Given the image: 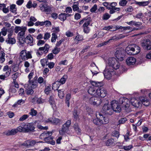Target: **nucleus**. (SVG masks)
Segmentation results:
<instances>
[{
    "label": "nucleus",
    "mask_w": 151,
    "mask_h": 151,
    "mask_svg": "<svg viewBox=\"0 0 151 151\" xmlns=\"http://www.w3.org/2000/svg\"><path fill=\"white\" fill-rule=\"evenodd\" d=\"M96 118L93 119V122L96 125H100L102 124H105L109 122L108 118L104 116L100 112H97L96 113Z\"/></svg>",
    "instance_id": "nucleus-1"
},
{
    "label": "nucleus",
    "mask_w": 151,
    "mask_h": 151,
    "mask_svg": "<svg viewBox=\"0 0 151 151\" xmlns=\"http://www.w3.org/2000/svg\"><path fill=\"white\" fill-rule=\"evenodd\" d=\"M52 134V133L51 132H44L41 134L40 136V137L41 139H44L45 138L47 137L48 136H51Z\"/></svg>",
    "instance_id": "nucleus-22"
},
{
    "label": "nucleus",
    "mask_w": 151,
    "mask_h": 151,
    "mask_svg": "<svg viewBox=\"0 0 151 151\" xmlns=\"http://www.w3.org/2000/svg\"><path fill=\"white\" fill-rule=\"evenodd\" d=\"M106 145L111 146L114 144V140L112 139H110L108 140L106 142Z\"/></svg>",
    "instance_id": "nucleus-43"
},
{
    "label": "nucleus",
    "mask_w": 151,
    "mask_h": 151,
    "mask_svg": "<svg viewBox=\"0 0 151 151\" xmlns=\"http://www.w3.org/2000/svg\"><path fill=\"white\" fill-rule=\"evenodd\" d=\"M121 101L122 102L123 108L126 110H127L129 107V101L127 98H121L120 99V102H121Z\"/></svg>",
    "instance_id": "nucleus-16"
},
{
    "label": "nucleus",
    "mask_w": 151,
    "mask_h": 151,
    "mask_svg": "<svg viewBox=\"0 0 151 151\" xmlns=\"http://www.w3.org/2000/svg\"><path fill=\"white\" fill-rule=\"evenodd\" d=\"M24 131L25 132H28L30 131H32L34 130L35 128L33 126V124L31 123H28L27 124L24 126Z\"/></svg>",
    "instance_id": "nucleus-17"
},
{
    "label": "nucleus",
    "mask_w": 151,
    "mask_h": 151,
    "mask_svg": "<svg viewBox=\"0 0 151 151\" xmlns=\"http://www.w3.org/2000/svg\"><path fill=\"white\" fill-rule=\"evenodd\" d=\"M26 55L27 52L26 50H23L21 52L20 56L22 59L23 60H27Z\"/></svg>",
    "instance_id": "nucleus-29"
},
{
    "label": "nucleus",
    "mask_w": 151,
    "mask_h": 151,
    "mask_svg": "<svg viewBox=\"0 0 151 151\" xmlns=\"http://www.w3.org/2000/svg\"><path fill=\"white\" fill-rule=\"evenodd\" d=\"M90 82L92 86L95 87H100L103 85V84L102 82H97L95 81H90Z\"/></svg>",
    "instance_id": "nucleus-21"
},
{
    "label": "nucleus",
    "mask_w": 151,
    "mask_h": 151,
    "mask_svg": "<svg viewBox=\"0 0 151 151\" xmlns=\"http://www.w3.org/2000/svg\"><path fill=\"white\" fill-rule=\"evenodd\" d=\"M40 7L42 12H46L47 14L49 13L52 10V7L48 6L47 3L45 2L41 3Z\"/></svg>",
    "instance_id": "nucleus-7"
},
{
    "label": "nucleus",
    "mask_w": 151,
    "mask_h": 151,
    "mask_svg": "<svg viewBox=\"0 0 151 151\" xmlns=\"http://www.w3.org/2000/svg\"><path fill=\"white\" fill-rule=\"evenodd\" d=\"M67 78V76L66 75H64L63 77L61 78L58 81L59 82V83L60 84V83H61L62 84L64 83H65Z\"/></svg>",
    "instance_id": "nucleus-37"
},
{
    "label": "nucleus",
    "mask_w": 151,
    "mask_h": 151,
    "mask_svg": "<svg viewBox=\"0 0 151 151\" xmlns=\"http://www.w3.org/2000/svg\"><path fill=\"white\" fill-rule=\"evenodd\" d=\"M91 23V21L89 20H87L84 23L83 25V27H88V26Z\"/></svg>",
    "instance_id": "nucleus-62"
},
{
    "label": "nucleus",
    "mask_w": 151,
    "mask_h": 151,
    "mask_svg": "<svg viewBox=\"0 0 151 151\" xmlns=\"http://www.w3.org/2000/svg\"><path fill=\"white\" fill-rule=\"evenodd\" d=\"M64 90L63 89L59 90L58 91V96L60 99H63L64 96V94L63 93Z\"/></svg>",
    "instance_id": "nucleus-44"
},
{
    "label": "nucleus",
    "mask_w": 151,
    "mask_h": 151,
    "mask_svg": "<svg viewBox=\"0 0 151 151\" xmlns=\"http://www.w3.org/2000/svg\"><path fill=\"white\" fill-rule=\"evenodd\" d=\"M78 2V1L74 2L73 5L72 6L73 10L74 11H77L79 9Z\"/></svg>",
    "instance_id": "nucleus-41"
},
{
    "label": "nucleus",
    "mask_w": 151,
    "mask_h": 151,
    "mask_svg": "<svg viewBox=\"0 0 151 151\" xmlns=\"http://www.w3.org/2000/svg\"><path fill=\"white\" fill-rule=\"evenodd\" d=\"M101 102V100L100 99L95 96L91 97L88 100L89 103L94 105H96L97 106L100 104Z\"/></svg>",
    "instance_id": "nucleus-10"
},
{
    "label": "nucleus",
    "mask_w": 151,
    "mask_h": 151,
    "mask_svg": "<svg viewBox=\"0 0 151 151\" xmlns=\"http://www.w3.org/2000/svg\"><path fill=\"white\" fill-rule=\"evenodd\" d=\"M143 14L142 13H139L137 14L136 16H134V18L140 19L142 18V17H143Z\"/></svg>",
    "instance_id": "nucleus-61"
},
{
    "label": "nucleus",
    "mask_w": 151,
    "mask_h": 151,
    "mask_svg": "<svg viewBox=\"0 0 151 151\" xmlns=\"http://www.w3.org/2000/svg\"><path fill=\"white\" fill-rule=\"evenodd\" d=\"M5 53L3 52H1L0 53V63H3L5 60L4 58Z\"/></svg>",
    "instance_id": "nucleus-33"
},
{
    "label": "nucleus",
    "mask_w": 151,
    "mask_h": 151,
    "mask_svg": "<svg viewBox=\"0 0 151 151\" xmlns=\"http://www.w3.org/2000/svg\"><path fill=\"white\" fill-rule=\"evenodd\" d=\"M3 71H6L5 73L6 76H9L11 72V69L9 68V66L7 65H5L4 66L3 69Z\"/></svg>",
    "instance_id": "nucleus-23"
},
{
    "label": "nucleus",
    "mask_w": 151,
    "mask_h": 151,
    "mask_svg": "<svg viewBox=\"0 0 151 151\" xmlns=\"http://www.w3.org/2000/svg\"><path fill=\"white\" fill-rule=\"evenodd\" d=\"M30 85H31V86H30V87H32V88H35L37 87V81L36 80H32V82L30 81L29 82Z\"/></svg>",
    "instance_id": "nucleus-32"
},
{
    "label": "nucleus",
    "mask_w": 151,
    "mask_h": 151,
    "mask_svg": "<svg viewBox=\"0 0 151 151\" xmlns=\"http://www.w3.org/2000/svg\"><path fill=\"white\" fill-rule=\"evenodd\" d=\"M52 30L53 33H55L56 34L58 33L60 31V29L59 27H53Z\"/></svg>",
    "instance_id": "nucleus-56"
},
{
    "label": "nucleus",
    "mask_w": 151,
    "mask_h": 151,
    "mask_svg": "<svg viewBox=\"0 0 151 151\" xmlns=\"http://www.w3.org/2000/svg\"><path fill=\"white\" fill-rule=\"evenodd\" d=\"M110 16H111L109 14L106 13L103 16L102 19L103 20H107L109 18Z\"/></svg>",
    "instance_id": "nucleus-51"
},
{
    "label": "nucleus",
    "mask_w": 151,
    "mask_h": 151,
    "mask_svg": "<svg viewBox=\"0 0 151 151\" xmlns=\"http://www.w3.org/2000/svg\"><path fill=\"white\" fill-rule=\"evenodd\" d=\"M26 27H19V26H17L15 27L14 29V32L16 33H18L19 31H21L22 30H24V29H25L26 28Z\"/></svg>",
    "instance_id": "nucleus-30"
},
{
    "label": "nucleus",
    "mask_w": 151,
    "mask_h": 151,
    "mask_svg": "<svg viewBox=\"0 0 151 151\" xmlns=\"http://www.w3.org/2000/svg\"><path fill=\"white\" fill-rule=\"evenodd\" d=\"M41 48H42V50L44 52V53L46 54L48 52L50 48V46L48 44H45L44 47H41Z\"/></svg>",
    "instance_id": "nucleus-38"
},
{
    "label": "nucleus",
    "mask_w": 151,
    "mask_h": 151,
    "mask_svg": "<svg viewBox=\"0 0 151 151\" xmlns=\"http://www.w3.org/2000/svg\"><path fill=\"white\" fill-rule=\"evenodd\" d=\"M42 50V48L40 47L36 50V54L37 56L40 57L43 54L44 52Z\"/></svg>",
    "instance_id": "nucleus-31"
},
{
    "label": "nucleus",
    "mask_w": 151,
    "mask_h": 151,
    "mask_svg": "<svg viewBox=\"0 0 151 151\" xmlns=\"http://www.w3.org/2000/svg\"><path fill=\"white\" fill-rule=\"evenodd\" d=\"M60 85V84L59 83L58 81H56L52 84V89L55 91L58 90Z\"/></svg>",
    "instance_id": "nucleus-25"
},
{
    "label": "nucleus",
    "mask_w": 151,
    "mask_h": 151,
    "mask_svg": "<svg viewBox=\"0 0 151 151\" xmlns=\"http://www.w3.org/2000/svg\"><path fill=\"white\" fill-rule=\"evenodd\" d=\"M103 110L104 112L106 114L111 115L113 113V110L111 108L110 105H109L108 103L107 104H105L103 107Z\"/></svg>",
    "instance_id": "nucleus-15"
},
{
    "label": "nucleus",
    "mask_w": 151,
    "mask_h": 151,
    "mask_svg": "<svg viewBox=\"0 0 151 151\" xmlns=\"http://www.w3.org/2000/svg\"><path fill=\"white\" fill-rule=\"evenodd\" d=\"M51 91V87L50 86H48L46 87L44 91L45 93L48 95L49 94L50 92Z\"/></svg>",
    "instance_id": "nucleus-54"
},
{
    "label": "nucleus",
    "mask_w": 151,
    "mask_h": 151,
    "mask_svg": "<svg viewBox=\"0 0 151 151\" xmlns=\"http://www.w3.org/2000/svg\"><path fill=\"white\" fill-rule=\"evenodd\" d=\"M126 52L129 55H136L140 52V47L135 44L129 45L126 49Z\"/></svg>",
    "instance_id": "nucleus-2"
},
{
    "label": "nucleus",
    "mask_w": 151,
    "mask_h": 151,
    "mask_svg": "<svg viewBox=\"0 0 151 151\" xmlns=\"http://www.w3.org/2000/svg\"><path fill=\"white\" fill-rule=\"evenodd\" d=\"M58 18L61 21H64L66 19L65 13H61L58 16Z\"/></svg>",
    "instance_id": "nucleus-36"
},
{
    "label": "nucleus",
    "mask_w": 151,
    "mask_h": 151,
    "mask_svg": "<svg viewBox=\"0 0 151 151\" xmlns=\"http://www.w3.org/2000/svg\"><path fill=\"white\" fill-rule=\"evenodd\" d=\"M118 102L117 101H111V105L113 112V111L117 112H120L121 108Z\"/></svg>",
    "instance_id": "nucleus-9"
},
{
    "label": "nucleus",
    "mask_w": 151,
    "mask_h": 151,
    "mask_svg": "<svg viewBox=\"0 0 151 151\" xmlns=\"http://www.w3.org/2000/svg\"><path fill=\"white\" fill-rule=\"evenodd\" d=\"M119 4L120 6H124L127 4L128 1L126 0H119Z\"/></svg>",
    "instance_id": "nucleus-42"
},
{
    "label": "nucleus",
    "mask_w": 151,
    "mask_h": 151,
    "mask_svg": "<svg viewBox=\"0 0 151 151\" xmlns=\"http://www.w3.org/2000/svg\"><path fill=\"white\" fill-rule=\"evenodd\" d=\"M127 119L125 117L122 118L119 120V124H124L126 121Z\"/></svg>",
    "instance_id": "nucleus-59"
},
{
    "label": "nucleus",
    "mask_w": 151,
    "mask_h": 151,
    "mask_svg": "<svg viewBox=\"0 0 151 151\" xmlns=\"http://www.w3.org/2000/svg\"><path fill=\"white\" fill-rule=\"evenodd\" d=\"M136 4L141 6H145L147 5L149 3L148 1H142V2H137Z\"/></svg>",
    "instance_id": "nucleus-46"
},
{
    "label": "nucleus",
    "mask_w": 151,
    "mask_h": 151,
    "mask_svg": "<svg viewBox=\"0 0 151 151\" xmlns=\"http://www.w3.org/2000/svg\"><path fill=\"white\" fill-rule=\"evenodd\" d=\"M32 102L34 104H40L42 103V102L41 100V98H38L37 97H35L33 98L32 100Z\"/></svg>",
    "instance_id": "nucleus-26"
},
{
    "label": "nucleus",
    "mask_w": 151,
    "mask_h": 151,
    "mask_svg": "<svg viewBox=\"0 0 151 151\" xmlns=\"http://www.w3.org/2000/svg\"><path fill=\"white\" fill-rule=\"evenodd\" d=\"M61 121V120L59 119L54 118L53 119L52 124L57 125L60 123Z\"/></svg>",
    "instance_id": "nucleus-47"
},
{
    "label": "nucleus",
    "mask_w": 151,
    "mask_h": 151,
    "mask_svg": "<svg viewBox=\"0 0 151 151\" xmlns=\"http://www.w3.org/2000/svg\"><path fill=\"white\" fill-rule=\"evenodd\" d=\"M136 61L135 58L133 57H130L126 60V63L128 65H132L134 64Z\"/></svg>",
    "instance_id": "nucleus-20"
},
{
    "label": "nucleus",
    "mask_w": 151,
    "mask_h": 151,
    "mask_svg": "<svg viewBox=\"0 0 151 151\" xmlns=\"http://www.w3.org/2000/svg\"><path fill=\"white\" fill-rule=\"evenodd\" d=\"M16 5L13 4L10 6V11L13 13H14L16 11V9L15 7Z\"/></svg>",
    "instance_id": "nucleus-52"
},
{
    "label": "nucleus",
    "mask_w": 151,
    "mask_h": 151,
    "mask_svg": "<svg viewBox=\"0 0 151 151\" xmlns=\"http://www.w3.org/2000/svg\"><path fill=\"white\" fill-rule=\"evenodd\" d=\"M29 115L27 114H24L21 116L19 119V121H23L27 119Z\"/></svg>",
    "instance_id": "nucleus-49"
},
{
    "label": "nucleus",
    "mask_w": 151,
    "mask_h": 151,
    "mask_svg": "<svg viewBox=\"0 0 151 151\" xmlns=\"http://www.w3.org/2000/svg\"><path fill=\"white\" fill-rule=\"evenodd\" d=\"M88 92L89 94L91 95H96L97 94V89L93 87L89 86Z\"/></svg>",
    "instance_id": "nucleus-19"
},
{
    "label": "nucleus",
    "mask_w": 151,
    "mask_h": 151,
    "mask_svg": "<svg viewBox=\"0 0 151 151\" xmlns=\"http://www.w3.org/2000/svg\"><path fill=\"white\" fill-rule=\"evenodd\" d=\"M37 114V111L34 109H31L30 112H29V114L32 116H35Z\"/></svg>",
    "instance_id": "nucleus-48"
},
{
    "label": "nucleus",
    "mask_w": 151,
    "mask_h": 151,
    "mask_svg": "<svg viewBox=\"0 0 151 151\" xmlns=\"http://www.w3.org/2000/svg\"><path fill=\"white\" fill-rule=\"evenodd\" d=\"M6 42L9 44H13L16 42V40L14 38H7Z\"/></svg>",
    "instance_id": "nucleus-28"
},
{
    "label": "nucleus",
    "mask_w": 151,
    "mask_h": 151,
    "mask_svg": "<svg viewBox=\"0 0 151 151\" xmlns=\"http://www.w3.org/2000/svg\"><path fill=\"white\" fill-rule=\"evenodd\" d=\"M17 132L16 129H13L9 131L6 133V135L8 136L13 135Z\"/></svg>",
    "instance_id": "nucleus-34"
},
{
    "label": "nucleus",
    "mask_w": 151,
    "mask_h": 151,
    "mask_svg": "<svg viewBox=\"0 0 151 151\" xmlns=\"http://www.w3.org/2000/svg\"><path fill=\"white\" fill-rule=\"evenodd\" d=\"M132 105L136 108L140 109L142 106V102L139 99L132 98L131 99Z\"/></svg>",
    "instance_id": "nucleus-8"
},
{
    "label": "nucleus",
    "mask_w": 151,
    "mask_h": 151,
    "mask_svg": "<svg viewBox=\"0 0 151 151\" xmlns=\"http://www.w3.org/2000/svg\"><path fill=\"white\" fill-rule=\"evenodd\" d=\"M115 72L112 69L110 68L108 66L104 70V74L106 78L109 79L111 77L112 75L114 74Z\"/></svg>",
    "instance_id": "nucleus-5"
},
{
    "label": "nucleus",
    "mask_w": 151,
    "mask_h": 151,
    "mask_svg": "<svg viewBox=\"0 0 151 151\" xmlns=\"http://www.w3.org/2000/svg\"><path fill=\"white\" fill-rule=\"evenodd\" d=\"M75 131L78 133L81 132V130L79 128V126L77 123H75L73 126Z\"/></svg>",
    "instance_id": "nucleus-40"
},
{
    "label": "nucleus",
    "mask_w": 151,
    "mask_h": 151,
    "mask_svg": "<svg viewBox=\"0 0 151 151\" xmlns=\"http://www.w3.org/2000/svg\"><path fill=\"white\" fill-rule=\"evenodd\" d=\"M57 38V35L55 33H52L51 41L52 42H54L56 41V40Z\"/></svg>",
    "instance_id": "nucleus-50"
},
{
    "label": "nucleus",
    "mask_w": 151,
    "mask_h": 151,
    "mask_svg": "<svg viewBox=\"0 0 151 151\" xmlns=\"http://www.w3.org/2000/svg\"><path fill=\"white\" fill-rule=\"evenodd\" d=\"M37 127L40 130H47L48 129L47 127H43L40 124L38 125Z\"/></svg>",
    "instance_id": "nucleus-63"
},
{
    "label": "nucleus",
    "mask_w": 151,
    "mask_h": 151,
    "mask_svg": "<svg viewBox=\"0 0 151 151\" xmlns=\"http://www.w3.org/2000/svg\"><path fill=\"white\" fill-rule=\"evenodd\" d=\"M142 104L145 106H148L150 104V103L148 100H144V101L142 102Z\"/></svg>",
    "instance_id": "nucleus-64"
},
{
    "label": "nucleus",
    "mask_w": 151,
    "mask_h": 151,
    "mask_svg": "<svg viewBox=\"0 0 151 151\" xmlns=\"http://www.w3.org/2000/svg\"><path fill=\"white\" fill-rule=\"evenodd\" d=\"M25 88V92L26 94L28 95H31L34 93V91L32 87L28 85V84H25L24 86Z\"/></svg>",
    "instance_id": "nucleus-18"
},
{
    "label": "nucleus",
    "mask_w": 151,
    "mask_h": 151,
    "mask_svg": "<svg viewBox=\"0 0 151 151\" xmlns=\"http://www.w3.org/2000/svg\"><path fill=\"white\" fill-rule=\"evenodd\" d=\"M107 94L106 90L103 88H99L97 89L96 95L102 98H104Z\"/></svg>",
    "instance_id": "nucleus-14"
},
{
    "label": "nucleus",
    "mask_w": 151,
    "mask_h": 151,
    "mask_svg": "<svg viewBox=\"0 0 151 151\" xmlns=\"http://www.w3.org/2000/svg\"><path fill=\"white\" fill-rule=\"evenodd\" d=\"M112 135L116 137L117 138H118L119 137V134L118 131H114L112 132Z\"/></svg>",
    "instance_id": "nucleus-53"
},
{
    "label": "nucleus",
    "mask_w": 151,
    "mask_h": 151,
    "mask_svg": "<svg viewBox=\"0 0 151 151\" xmlns=\"http://www.w3.org/2000/svg\"><path fill=\"white\" fill-rule=\"evenodd\" d=\"M23 40L24 41L23 42V45L25 43H26L27 44L30 46L33 45V38L30 34H28L27 35Z\"/></svg>",
    "instance_id": "nucleus-13"
},
{
    "label": "nucleus",
    "mask_w": 151,
    "mask_h": 151,
    "mask_svg": "<svg viewBox=\"0 0 151 151\" xmlns=\"http://www.w3.org/2000/svg\"><path fill=\"white\" fill-rule=\"evenodd\" d=\"M108 8V9L110 10L109 12L111 14H113L116 12H119L120 10V9L119 7Z\"/></svg>",
    "instance_id": "nucleus-24"
},
{
    "label": "nucleus",
    "mask_w": 151,
    "mask_h": 151,
    "mask_svg": "<svg viewBox=\"0 0 151 151\" xmlns=\"http://www.w3.org/2000/svg\"><path fill=\"white\" fill-rule=\"evenodd\" d=\"M49 101L52 108L53 107H55V101H54V98L52 96H50L49 98Z\"/></svg>",
    "instance_id": "nucleus-35"
},
{
    "label": "nucleus",
    "mask_w": 151,
    "mask_h": 151,
    "mask_svg": "<svg viewBox=\"0 0 151 151\" xmlns=\"http://www.w3.org/2000/svg\"><path fill=\"white\" fill-rule=\"evenodd\" d=\"M60 51V48L56 47L54 49L52 50V52L54 54H56L59 53Z\"/></svg>",
    "instance_id": "nucleus-57"
},
{
    "label": "nucleus",
    "mask_w": 151,
    "mask_h": 151,
    "mask_svg": "<svg viewBox=\"0 0 151 151\" xmlns=\"http://www.w3.org/2000/svg\"><path fill=\"white\" fill-rule=\"evenodd\" d=\"M24 127H22L21 126H19L16 129V130H17V132H24L25 131H24Z\"/></svg>",
    "instance_id": "nucleus-60"
},
{
    "label": "nucleus",
    "mask_w": 151,
    "mask_h": 151,
    "mask_svg": "<svg viewBox=\"0 0 151 151\" xmlns=\"http://www.w3.org/2000/svg\"><path fill=\"white\" fill-rule=\"evenodd\" d=\"M53 138L52 137L48 136L47 137L45 138L44 139V140L45 142L48 143H50L51 139H52Z\"/></svg>",
    "instance_id": "nucleus-58"
},
{
    "label": "nucleus",
    "mask_w": 151,
    "mask_h": 151,
    "mask_svg": "<svg viewBox=\"0 0 151 151\" xmlns=\"http://www.w3.org/2000/svg\"><path fill=\"white\" fill-rule=\"evenodd\" d=\"M141 45L143 48L146 50L151 49V42L148 39L143 40Z\"/></svg>",
    "instance_id": "nucleus-12"
},
{
    "label": "nucleus",
    "mask_w": 151,
    "mask_h": 151,
    "mask_svg": "<svg viewBox=\"0 0 151 151\" xmlns=\"http://www.w3.org/2000/svg\"><path fill=\"white\" fill-rule=\"evenodd\" d=\"M27 30V27L24 30H22L19 32L18 34V37L19 40V43L20 44L22 45H23L24 39L25 38L24 35L25 33V31Z\"/></svg>",
    "instance_id": "nucleus-11"
},
{
    "label": "nucleus",
    "mask_w": 151,
    "mask_h": 151,
    "mask_svg": "<svg viewBox=\"0 0 151 151\" xmlns=\"http://www.w3.org/2000/svg\"><path fill=\"white\" fill-rule=\"evenodd\" d=\"M124 50L122 48H117L115 52V57L118 60L120 61H122L124 59Z\"/></svg>",
    "instance_id": "nucleus-6"
},
{
    "label": "nucleus",
    "mask_w": 151,
    "mask_h": 151,
    "mask_svg": "<svg viewBox=\"0 0 151 151\" xmlns=\"http://www.w3.org/2000/svg\"><path fill=\"white\" fill-rule=\"evenodd\" d=\"M127 23L129 25H134L137 27H139L142 25L141 22H136L134 21H132L129 22H127Z\"/></svg>",
    "instance_id": "nucleus-27"
},
{
    "label": "nucleus",
    "mask_w": 151,
    "mask_h": 151,
    "mask_svg": "<svg viewBox=\"0 0 151 151\" xmlns=\"http://www.w3.org/2000/svg\"><path fill=\"white\" fill-rule=\"evenodd\" d=\"M71 124L70 120H68L63 125L61 129L59 131V134L61 135L65 134L69 131V128Z\"/></svg>",
    "instance_id": "nucleus-4"
},
{
    "label": "nucleus",
    "mask_w": 151,
    "mask_h": 151,
    "mask_svg": "<svg viewBox=\"0 0 151 151\" xmlns=\"http://www.w3.org/2000/svg\"><path fill=\"white\" fill-rule=\"evenodd\" d=\"M83 37L79 34L78 33H77V35L75 37L74 39L75 41H77V44L78 42V41L82 40H83Z\"/></svg>",
    "instance_id": "nucleus-39"
},
{
    "label": "nucleus",
    "mask_w": 151,
    "mask_h": 151,
    "mask_svg": "<svg viewBox=\"0 0 151 151\" xmlns=\"http://www.w3.org/2000/svg\"><path fill=\"white\" fill-rule=\"evenodd\" d=\"M73 114L75 119L77 120L79 119L78 114V112L76 110L74 111Z\"/></svg>",
    "instance_id": "nucleus-55"
},
{
    "label": "nucleus",
    "mask_w": 151,
    "mask_h": 151,
    "mask_svg": "<svg viewBox=\"0 0 151 151\" xmlns=\"http://www.w3.org/2000/svg\"><path fill=\"white\" fill-rule=\"evenodd\" d=\"M48 62L47 59H43L40 60V63L43 67H44L45 65H47V63Z\"/></svg>",
    "instance_id": "nucleus-45"
},
{
    "label": "nucleus",
    "mask_w": 151,
    "mask_h": 151,
    "mask_svg": "<svg viewBox=\"0 0 151 151\" xmlns=\"http://www.w3.org/2000/svg\"><path fill=\"white\" fill-rule=\"evenodd\" d=\"M120 64L116 59L114 57L109 58L106 63V66L111 67L114 70L118 69L120 66Z\"/></svg>",
    "instance_id": "nucleus-3"
}]
</instances>
